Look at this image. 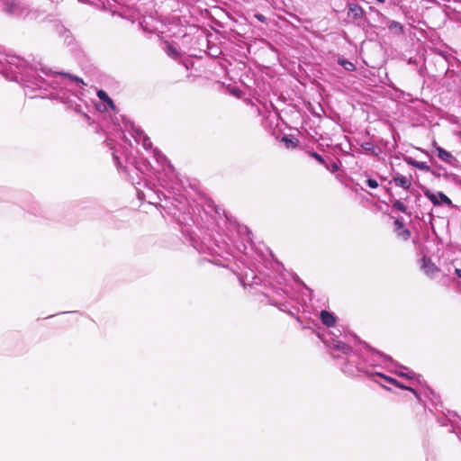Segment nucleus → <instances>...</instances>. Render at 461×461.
<instances>
[{
    "label": "nucleus",
    "instance_id": "1",
    "mask_svg": "<svg viewBox=\"0 0 461 461\" xmlns=\"http://www.w3.org/2000/svg\"><path fill=\"white\" fill-rule=\"evenodd\" d=\"M0 73L7 79L23 83L32 89H51L49 96L59 99L77 113H84L86 103L79 97L84 81L68 73L54 71L41 62L29 65L20 57L0 60Z\"/></svg>",
    "mask_w": 461,
    "mask_h": 461
},
{
    "label": "nucleus",
    "instance_id": "2",
    "mask_svg": "<svg viewBox=\"0 0 461 461\" xmlns=\"http://www.w3.org/2000/svg\"><path fill=\"white\" fill-rule=\"evenodd\" d=\"M0 13L8 18L21 21H34L41 14L25 0H0Z\"/></svg>",
    "mask_w": 461,
    "mask_h": 461
},
{
    "label": "nucleus",
    "instance_id": "3",
    "mask_svg": "<svg viewBox=\"0 0 461 461\" xmlns=\"http://www.w3.org/2000/svg\"><path fill=\"white\" fill-rule=\"evenodd\" d=\"M347 16L348 18L356 23L358 26L366 21L364 9L355 2L347 3Z\"/></svg>",
    "mask_w": 461,
    "mask_h": 461
},
{
    "label": "nucleus",
    "instance_id": "4",
    "mask_svg": "<svg viewBox=\"0 0 461 461\" xmlns=\"http://www.w3.org/2000/svg\"><path fill=\"white\" fill-rule=\"evenodd\" d=\"M131 129L132 137L134 138L135 141L140 143L145 149H151L152 143L149 138L143 132V131L138 127H135L133 124L131 125Z\"/></svg>",
    "mask_w": 461,
    "mask_h": 461
},
{
    "label": "nucleus",
    "instance_id": "5",
    "mask_svg": "<svg viewBox=\"0 0 461 461\" xmlns=\"http://www.w3.org/2000/svg\"><path fill=\"white\" fill-rule=\"evenodd\" d=\"M424 194L427 198H429L434 205H440L441 203L450 205L451 200L444 194L442 192H438L437 194L432 193L429 190H426Z\"/></svg>",
    "mask_w": 461,
    "mask_h": 461
},
{
    "label": "nucleus",
    "instance_id": "6",
    "mask_svg": "<svg viewBox=\"0 0 461 461\" xmlns=\"http://www.w3.org/2000/svg\"><path fill=\"white\" fill-rule=\"evenodd\" d=\"M330 348L333 350L339 351L344 355H348L352 351V348L347 343L336 339H331Z\"/></svg>",
    "mask_w": 461,
    "mask_h": 461
},
{
    "label": "nucleus",
    "instance_id": "7",
    "mask_svg": "<svg viewBox=\"0 0 461 461\" xmlns=\"http://www.w3.org/2000/svg\"><path fill=\"white\" fill-rule=\"evenodd\" d=\"M434 146H435L438 157L442 161L447 162L450 165H452L456 161L455 157L449 151L444 149L443 148H441L439 146H437L436 144Z\"/></svg>",
    "mask_w": 461,
    "mask_h": 461
},
{
    "label": "nucleus",
    "instance_id": "8",
    "mask_svg": "<svg viewBox=\"0 0 461 461\" xmlns=\"http://www.w3.org/2000/svg\"><path fill=\"white\" fill-rule=\"evenodd\" d=\"M394 225L397 236L404 240H407L411 236V231L408 229L404 228L403 223L398 219L395 220Z\"/></svg>",
    "mask_w": 461,
    "mask_h": 461
},
{
    "label": "nucleus",
    "instance_id": "9",
    "mask_svg": "<svg viewBox=\"0 0 461 461\" xmlns=\"http://www.w3.org/2000/svg\"><path fill=\"white\" fill-rule=\"evenodd\" d=\"M321 322L327 327H333L336 323V317L333 313L328 311H321L320 313Z\"/></svg>",
    "mask_w": 461,
    "mask_h": 461
},
{
    "label": "nucleus",
    "instance_id": "10",
    "mask_svg": "<svg viewBox=\"0 0 461 461\" xmlns=\"http://www.w3.org/2000/svg\"><path fill=\"white\" fill-rule=\"evenodd\" d=\"M393 180L396 185L404 189H409L411 186V180L399 173L393 175Z\"/></svg>",
    "mask_w": 461,
    "mask_h": 461
},
{
    "label": "nucleus",
    "instance_id": "11",
    "mask_svg": "<svg viewBox=\"0 0 461 461\" xmlns=\"http://www.w3.org/2000/svg\"><path fill=\"white\" fill-rule=\"evenodd\" d=\"M388 29L391 33L396 36H401L404 33V27L402 23L396 21H389Z\"/></svg>",
    "mask_w": 461,
    "mask_h": 461
},
{
    "label": "nucleus",
    "instance_id": "12",
    "mask_svg": "<svg viewBox=\"0 0 461 461\" xmlns=\"http://www.w3.org/2000/svg\"><path fill=\"white\" fill-rule=\"evenodd\" d=\"M386 383L391 384H394L397 387H400L402 389L411 391L417 397V399L420 400V395H419V393H417L416 390H414L413 388H411L410 386H406V385L402 384L401 383H399L394 378L388 376L386 378Z\"/></svg>",
    "mask_w": 461,
    "mask_h": 461
},
{
    "label": "nucleus",
    "instance_id": "13",
    "mask_svg": "<svg viewBox=\"0 0 461 461\" xmlns=\"http://www.w3.org/2000/svg\"><path fill=\"white\" fill-rule=\"evenodd\" d=\"M422 269L427 275H432L437 271L436 266L429 259L425 258H423Z\"/></svg>",
    "mask_w": 461,
    "mask_h": 461
},
{
    "label": "nucleus",
    "instance_id": "14",
    "mask_svg": "<svg viewBox=\"0 0 461 461\" xmlns=\"http://www.w3.org/2000/svg\"><path fill=\"white\" fill-rule=\"evenodd\" d=\"M282 142L285 143V147L290 149V148H295L297 147L299 141L296 138H294V136H284L282 138Z\"/></svg>",
    "mask_w": 461,
    "mask_h": 461
},
{
    "label": "nucleus",
    "instance_id": "15",
    "mask_svg": "<svg viewBox=\"0 0 461 461\" xmlns=\"http://www.w3.org/2000/svg\"><path fill=\"white\" fill-rule=\"evenodd\" d=\"M97 96L104 102H105L111 108H114V104L113 100L108 96L107 93L104 90H99L97 92Z\"/></svg>",
    "mask_w": 461,
    "mask_h": 461
},
{
    "label": "nucleus",
    "instance_id": "16",
    "mask_svg": "<svg viewBox=\"0 0 461 461\" xmlns=\"http://www.w3.org/2000/svg\"><path fill=\"white\" fill-rule=\"evenodd\" d=\"M410 163L415 167L416 168L429 172L430 171V167L426 163L422 161H416V160H410Z\"/></svg>",
    "mask_w": 461,
    "mask_h": 461
},
{
    "label": "nucleus",
    "instance_id": "17",
    "mask_svg": "<svg viewBox=\"0 0 461 461\" xmlns=\"http://www.w3.org/2000/svg\"><path fill=\"white\" fill-rule=\"evenodd\" d=\"M361 148L366 151V154L377 155L376 149L371 142L362 143Z\"/></svg>",
    "mask_w": 461,
    "mask_h": 461
},
{
    "label": "nucleus",
    "instance_id": "18",
    "mask_svg": "<svg viewBox=\"0 0 461 461\" xmlns=\"http://www.w3.org/2000/svg\"><path fill=\"white\" fill-rule=\"evenodd\" d=\"M339 64L341 65L347 71H354L356 68L355 65L347 59H339Z\"/></svg>",
    "mask_w": 461,
    "mask_h": 461
},
{
    "label": "nucleus",
    "instance_id": "19",
    "mask_svg": "<svg viewBox=\"0 0 461 461\" xmlns=\"http://www.w3.org/2000/svg\"><path fill=\"white\" fill-rule=\"evenodd\" d=\"M166 52L168 56L172 58H176L178 56V52L176 47L171 44H168L166 49Z\"/></svg>",
    "mask_w": 461,
    "mask_h": 461
},
{
    "label": "nucleus",
    "instance_id": "20",
    "mask_svg": "<svg viewBox=\"0 0 461 461\" xmlns=\"http://www.w3.org/2000/svg\"><path fill=\"white\" fill-rule=\"evenodd\" d=\"M393 207L397 209L398 211H400L402 212H404V213L407 212V207L400 200H396L393 203Z\"/></svg>",
    "mask_w": 461,
    "mask_h": 461
},
{
    "label": "nucleus",
    "instance_id": "21",
    "mask_svg": "<svg viewBox=\"0 0 461 461\" xmlns=\"http://www.w3.org/2000/svg\"><path fill=\"white\" fill-rule=\"evenodd\" d=\"M152 152L158 163L162 164L163 162L166 161V158L158 149H155L152 150Z\"/></svg>",
    "mask_w": 461,
    "mask_h": 461
},
{
    "label": "nucleus",
    "instance_id": "22",
    "mask_svg": "<svg viewBox=\"0 0 461 461\" xmlns=\"http://www.w3.org/2000/svg\"><path fill=\"white\" fill-rule=\"evenodd\" d=\"M387 377H388V375H384V374H382V373H377V372H376V373H373V374H371V379H372L374 382H375V383H378L377 378H381V379H383L384 381H385V382H386V378H387Z\"/></svg>",
    "mask_w": 461,
    "mask_h": 461
},
{
    "label": "nucleus",
    "instance_id": "23",
    "mask_svg": "<svg viewBox=\"0 0 461 461\" xmlns=\"http://www.w3.org/2000/svg\"><path fill=\"white\" fill-rule=\"evenodd\" d=\"M309 155H310L312 158H315L319 163H321V164H322V165H325V160H324V158H322L319 153H317V152H315V151H312V152H310V153H309Z\"/></svg>",
    "mask_w": 461,
    "mask_h": 461
},
{
    "label": "nucleus",
    "instance_id": "24",
    "mask_svg": "<svg viewBox=\"0 0 461 461\" xmlns=\"http://www.w3.org/2000/svg\"><path fill=\"white\" fill-rule=\"evenodd\" d=\"M395 374L401 377H407L409 379H412L414 375L413 372L404 373L403 371H396Z\"/></svg>",
    "mask_w": 461,
    "mask_h": 461
},
{
    "label": "nucleus",
    "instance_id": "25",
    "mask_svg": "<svg viewBox=\"0 0 461 461\" xmlns=\"http://www.w3.org/2000/svg\"><path fill=\"white\" fill-rule=\"evenodd\" d=\"M366 185H368V187L373 188V189L378 187L377 181L375 179H372V178H368L366 180Z\"/></svg>",
    "mask_w": 461,
    "mask_h": 461
},
{
    "label": "nucleus",
    "instance_id": "26",
    "mask_svg": "<svg viewBox=\"0 0 461 461\" xmlns=\"http://www.w3.org/2000/svg\"><path fill=\"white\" fill-rule=\"evenodd\" d=\"M271 303L277 306L281 311L288 312L286 303H278L275 301H271Z\"/></svg>",
    "mask_w": 461,
    "mask_h": 461
},
{
    "label": "nucleus",
    "instance_id": "27",
    "mask_svg": "<svg viewBox=\"0 0 461 461\" xmlns=\"http://www.w3.org/2000/svg\"><path fill=\"white\" fill-rule=\"evenodd\" d=\"M251 278H252V281L249 284L251 285H259L261 283L260 277L253 275V270H251Z\"/></svg>",
    "mask_w": 461,
    "mask_h": 461
},
{
    "label": "nucleus",
    "instance_id": "28",
    "mask_svg": "<svg viewBox=\"0 0 461 461\" xmlns=\"http://www.w3.org/2000/svg\"><path fill=\"white\" fill-rule=\"evenodd\" d=\"M216 247H217V249L214 248H209V249L211 250V252L212 254L221 255L223 252V249L218 244H216Z\"/></svg>",
    "mask_w": 461,
    "mask_h": 461
},
{
    "label": "nucleus",
    "instance_id": "29",
    "mask_svg": "<svg viewBox=\"0 0 461 461\" xmlns=\"http://www.w3.org/2000/svg\"><path fill=\"white\" fill-rule=\"evenodd\" d=\"M455 273L458 278V284L461 285V268H455Z\"/></svg>",
    "mask_w": 461,
    "mask_h": 461
},
{
    "label": "nucleus",
    "instance_id": "30",
    "mask_svg": "<svg viewBox=\"0 0 461 461\" xmlns=\"http://www.w3.org/2000/svg\"><path fill=\"white\" fill-rule=\"evenodd\" d=\"M113 161L117 167V168H120V160L117 155L115 153H113Z\"/></svg>",
    "mask_w": 461,
    "mask_h": 461
},
{
    "label": "nucleus",
    "instance_id": "31",
    "mask_svg": "<svg viewBox=\"0 0 461 461\" xmlns=\"http://www.w3.org/2000/svg\"><path fill=\"white\" fill-rule=\"evenodd\" d=\"M256 18L260 22H266V17L263 14H256Z\"/></svg>",
    "mask_w": 461,
    "mask_h": 461
},
{
    "label": "nucleus",
    "instance_id": "32",
    "mask_svg": "<svg viewBox=\"0 0 461 461\" xmlns=\"http://www.w3.org/2000/svg\"><path fill=\"white\" fill-rule=\"evenodd\" d=\"M375 353H376L377 355H379L381 357H383L384 359H385V360H391V357H387V356H385V355H383V354H381V353H380V352H378V351H376Z\"/></svg>",
    "mask_w": 461,
    "mask_h": 461
},
{
    "label": "nucleus",
    "instance_id": "33",
    "mask_svg": "<svg viewBox=\"0 0 461 461\" xmlns=\"http://www.w3.org/2000/svg\"><path fill=\"white\" fill-rule=\"evenodd\" d=\"M339 169L337 163H333L330 171L336 172Z\"/></svg>",
    "mask_w": 461,
    "mask_h": 461
},
{
    "label": "nucleus",
    "instance_id": "34",
    "mask_svg": "<svg viewBox=\"0 0 461 461\" xmlns=\"http://www.w3.org/2000/svg\"><path fill=\"white\" fill-rule=\"evenodd\" d=\"M370 11L372 13H375L377 15H382V14L377 9H375V7H370Z\"/></svg>",
    "mask_w": 461,
    "mask_h": 461
},
{
    "label": "nucleus",
    "instance_id": "35",
    "mask_svg": "<svg viewBox=\"0 0 461 461\" xmlns=\"http://www.w3.org/2000/svg\"><path fill=\"white\" fill-rule=\"evenodd\" d=\"M429 172H430L432 175H434L435 176H440V174H439V173L436 172L435 170H432L431 168H430V171H429Z\"/></svg>",
    "mask_w": 461,
    "mask_h": 461
},
{
    "label": "nucleus",
    "instance_id": "36",
    "mask_svg": "<svg viewBox=\"0 0 461 461\" xmlns=\"http://www.w3.org/2000/svg\"><path fill=\"white\" fill-rule=\"evenodd\" d=\"M248 278H249V274H246L245 278L243 280H241V282L243 283L244 285L247 284L246 281Z\"/></svg>",
    "mask_w": 461,
    "mask_h": 461
},
{
    "label": "nucleus",
    "instance_id": "37",
    "mask_svg": "<svg viewBox=\"0 0 461 461\" xmlns=\"http://www.w3.org/2000/svg\"><path fill=\"white\" fill-rule=\"evenodd\" d=\"M343 372H344V373H348V374H353V371H352V372H348V371L347 370V368H346V367H345V368H343Z\"/></svg>",
    "mask_w": 461,
    "mask_h": 461
},
{
    "label": "nucleus",
    "instance_id": "38",
    "mask_svg": "<svg viewBox=\"0 0 461 461\" xmlns=\"http://www.w3.org/2000/svg\"><path fill=\"white\" fill-rule=\"evenodd\" d=\"M84 116L86 117V120H90V117L88 115H86V113H84Z\"/></svg>",
    "mask_w": 461,
    "mask_h": 461
},
{
    "label": "nucleus",
    "instance_id": "39",
    "mask_svg": "<svg viewBox=\"0 0 461 461\" xmlns=\"http://www.w3.org/2000/svg\"><path fill=\"white\" fill-rule=\"evenodd\" d=\"M382 386H383L384 388H385L386 390H390L386 385L382 384Z\"/></svg>",
    "mask_w": 461,
    "mask_h": 461
},
{
    "label": "nucleus",
    "instance_id": "40",
    "mask_svg": "<svg viewBox=\"0 0 461 461\" xmlns=\"http://www.w3.org/2000/svg\"><path fill=\"white\" fill-rule=\"evenodd\" d=\"M176 207L178 209V211H181V210H182V208H181V207H179V206H177V205H176Z\"/></svg>",
    "mask_w": 461,
    "mask_h": 461
},
{
    "label": "nucleus",
    "instance_id": "41",
    "mask_svg": "<svg viewBox=\"0 0 461 461\" xmlns=\"http://www.w3.org/2000/svg\"><path fill=\"white\" fill-rule=\"evenodd\" d=\"M379 3H384L385 0H377Z\"/></svg>",
    "mask_w": 461,
    "mask_h": 461
}]
</instances>
